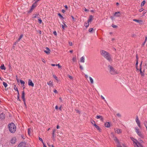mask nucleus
<instances>
[{"label": "nucleus", "instance_id": "obj_25", "mask_svg": "<svg viewBox=\"0 0 147 147\" xmlns=\"http://www.w3.org/2000/svg\"><path fill=\"white\" fill-rule=\"evenodd\" d=\"M0 67L1 69H3L4 70H5L6 69V68L4 66V65L3 64H2Z\"/></svg>", "mask_w": 147, "mask_h": 147}, {"label": "nucleus", "instance_id": "obj_17", "mask_svg": "<svg viewBox=\"0 0 147 147\" xmlns=\"http://www.w3.org/2000/svg\"><path fill=\"white\" fill-rule=\"evenodd\" d=\"M22 99L23 101H24V100H25V93L24 91H23L22 92Z\"/></svg>", "mask_w": 147, "mask_h": 147}, {"label": "nucleus", "instance_id": "obj_53", "mask_svg": "<svg viewBox=\"0 0 147 147\" xmlns=\"http://www.w3.org/2000/svg\"><path fill=\"white\" fill-rule=\"evenodd\" d=\"M53 92H54V93H57V90H56V89H54V90Z\"/></svg>", "mask_w": 147, "mask_h": 147}, {"label": "nucleus", "instance_id": "obj_34", "mask_svg": "<svg viewBox=\"0 0 147 147\" xmlns=\"http://www.w3.org/2000/svg\"><path fill=\"white\" fill-rule=\"evenodd\" d=\"M116 116L117 117L119 118H121V114L119 113H117L116 114Z\"/></svg>", "mask_w": 147, "mask_h": 147}, {"label": "nucleus", "instance_id": "obj_52", "mask_svg": "<svg viewBox=\"0 0 147 147\" xmlns=\"http://www.w3.org/2000/svg\"><path fill=\"white\" fill-rule=\"evenodd\" d=\"M39 140L41 141L42 142V143H43V141L42 139V138H41L39 137Z\"/></svg>", "mask_w": 147, "mask_h": 147}, {"label": "nucleus", "instance_id": "obj_8", "mask_svg": "<svg viewBox=\"0 0 147 147\" xmlns=\"http://www.w3.org/2000/svg\"><path fill=\"white\" fill-rule=\"evenodd\" d=\"M115 132V133L120 134L122 133V130L120 129H114Z\"/></svg>", "mask_w": 147, "mask_h": 147}, {"label": "nucleus", "instance_id": "obj_41", "mask_svg": "<svg viewBox=\"0 0 147 147\" xmlns=\"http://www.w3.org/2000/svg\"><path fill=\"white\" fill-rule=\"evenodd\" d=\"M101 116L100 115H97L96 116V118L97 119H100L101 118Z\"/></svg>", "mask_w": 147, "mask_h": 147}, {"label": "nucleus", "instance_id": "obj_7", "mask_svg": "<svg viewBox=\"0 0 147 147\" xmlns=\"http://www.w3.org/2000/svg\"><path fill=\"white\" fill-rule=\"evenodd\" d=\"M136 122L138 125V127H141V126L140 125V122L138 118V116H137L136 119Z\"/></svg>", "mask_w": 147, "mask_h": 147}, {"label": "nucleus", "instance_id": "obj_39", "mask_svg": "<svg viewBox=\"0 0 147 147\" xmlns=\"http://www.w3.org/2000/svg\"><path fill=\"white\" fill-rule=\"evenodd\" d=\"M55 131H56V130L55 129H53V133H52V135H53V137H54V135H55Z\"/></svg>", "mask_w": 147, "mask_h": 147}, {"label": "nucleus", "instance_id": "obj_4", "mask_svg": "<svg viewBox=\"0 0 147 147\" xmlns=\"http://www.w3.org/2000/svg\"><path fill=\"white\" fill-rule=\"evenodd\" d=\"M130 138L133 141L134 145L135 147H143L142 145L139 143L136 139L134 138L133 137H131Z\"/></svg>", "mask_w": 147, "mask_h": 147}, {"label": "nucleus", "instance_id": "obj_47", "mask_svg": "<svg viewBox=\"0 0 147 147\" xmlns=\"http://www.w3.org/2000/svg\"><path fill=\"white\" fill-rule=\"evenodd\" d=\"M144 124L145 126L146 127L147 126V122L146 121H145L144 122Z\"/></svg>", "mask_w": 147, "mask_h": 147}, {"label": "nucleus", "instance_id": "obj_20", "mask_svg": "<svg viewBox=\"0 0 147 147\" xmlns=\"http://www.w3.org/2000/svg\"><path fill=\"white\" fill-rule=\"evenodd\" d=\"M16 138H13L11 140V142L13 144H14L16 142Z\"/></svg>", "mask_w": 147, "mask_h": 147}, {"label": "nucleus", "instance_id": "obj_32", "mask_svg": "<svg viewBox=\"0 0 147 147\" xmlns=\"http://www.w3.org/2000/svg\"><path fill=\"white\" fill-rule=\"evenodd\" d=\"M20 83L22 84L23 85V86H24V85L25 84V82L22 80H20Z\"/></svg>", "mask_w": 147, "mask_h": 147}, {"label": "nucleus", "instance_id": "obj_54", "mask_svg": "<svg viewBox=\"0 0 147 147\" xmlns=\"http://www.w3.org/2000/svg\"><path fill=\"white\" fill-rule=\"evenodd\" d=\"M101 97L104 100V101H106V100L105 99V98L102 95H101Z\"/></svg>", "mask_w": 147, "mask_h": 147}, {"label": "nucleus", "instance_id": "obj_10", "mask_svg": "<svg viewBox=\"0 0 147 147\" xmlns=\"http://www.w3.org/2000/svg\"><path fill=\"white\" fill-rule=\"evenodd\" d=\"M28 85L29 86H31L32 87L34 86V84L32 82V81L31 80H29L28 81Z\"/></svg>", "mask_w": 147, "mask_h": 147}, {"label": "nucleus", "instance_id": "obj_57", "mask_svg": "<svg viewBox=\"0 0 147 147\" xmlns=\"http://www.w3.org/2000/svg\"><path fill=\"white\" fill-rule=\"evenodd\" d=\"M53 33L55 35H57V32L55 31L53 32Z\"/></svg>", "mask_w": 147, "mask_h": 147}, {"label": "nucleus", "instance_id": "obj_44", "mask_svg": "<svg viewBox=\"0 0 147 147\" xmlns=\"http://www.w3.org/2000/svg\"><path fill=\"white\" fill-rule=\"evenodd\" d=\"M53 77L56 80H58V79H57V76L55 75H53Z\"/></svg>", "mask_w": 147, "mask_h": 147}, {"label": "nucleus", "instance_id": "obj_26", "mask_svg": "<svg viewBox=\"0 0 147 147\" xmlns=\"http://www.w3.org/2000/svg\"><path fill=\"white\" fill-rule=\"evenodd\" d=\"M138 61L137 60L136 61V69L138 70H139V69L138 67Z\"/></svg>", "mask_w": 147, "mask_h": 147}, {"label": "nucleus", "instance_id": "obj_62", "mask_svg": "<svg viewBox=\"0 0 147 147\" xmlns=\"http://www.w3.org/2000/svg\"><path fill=\"white\" fill-rule=\"evenodd\" d=\"M43 147H47L45 145V143L44 142H43Z\"/></svg>", "mask_w": 147, "mask_h": 147}, {"label": "nucleus", "instance_id": "obj_50", "mask_svg": "<svg viewBox=\"0 0 147 147\" xmlns=\"http://www.w3.org/2000/svg\"><path fill=\"white\" fill-rule=\"evenodd\" d=\"M85 76L86 79L88 78L89 77L88 76L87 74H85Z\"/></svg>", "mask_w": 147, "mask_h": 147}, {"label": "nucleus", "instance_id": "obj_59", "mask_svg": "<svg viewBox=\"0 0 147 147\" xmlns=\"http://www.w3.org/2000/svg\"><path fill=\"white\" fill-rule=\"evenodd\" d=\"M112 27H113L114 28H115L117 27V26L115 25H112Z\"/></svg>", "mask_w": 147, "mask_h": 147}, {"label": "nucleus", "instance_id": "obj_3", "mask_svg": "<svg viewBox=\"0 0 147 147\" xmlns=\"http://www.w3.org/2000/svg\"><path fill=\"white\" fill-rule=\"evenodd\" d=\"M8 128L10 132L12 133H14L16 130V127L13 123H11L9 124Z\"/></svg>", "mask_w": 147, "mask_h": 147}, {"label": "nucleus", "instance_id": "obj_28", "mask_svg": "<svg viewBox=\"0 0 147 147\" xmlns=\"http://www.w3.org/2000/svg\"><path fill=\"white\" fill-rule=\"evenodd\" d=\"M31 129L30 128H29L28 129V134L29 136H30L31 135Z\"/></svg>", "mask_w": 147, "mask_h": 147}, {"label": "nucleus", "instance_id": "obj_43", "mask_svg": "<svg viewBox=\"0 0 147 147\" xmlns=\"http://www.w3.org/2000/svg\"><path fill=\"white\" fill-rule=\"evenodd\" d=\"M55 65L56 66H57L59 68H61V66L59 65V64H56Z\"/></svg>", "mask_w": 147, "mask_h": 147}, {"label": "nucleus", "instance_id": "obj_13", "mask_svg": "<svg viewBox=\"0 0 147 147\" xmlns=\"http://www.w3.org/2000/svg\"><path fill=\"white\" fill-rule=\"evenodd\" d=\"M5 115L3 113H1L0 114V118L3 120L5 118Z\"/></svg>", "mask_w": 147, "mask_h": 147}, {"label": "nucleus", "instance_id": "obj_63", "mask_svg": "<svg viewBox=\"0 0 147 147\" xmlns=\"http://www.w3.org/2000/svg\"><path fill=\"white\" fill-rule=\"evenodd\" d=\"M84 11H88V10H87L86 8H84Z\"/></svg>", "mask_w": 147, "mask_h": 147}, {"label": "nucleus", "instance_id": "obj_27", "mask_svg": "<svg viewBox=\"0 0 147 147\" xmlns=\"http://www.w3.org/2000/svg\"><path fill=\"white\" fill-rule=\"evenodd\" d=\"M63 25H61V26L63 29L64 30L65 29V27H67V26L64 23H63Z\"/></svg>", "mask_w": 147, "mask_h": 147}, {"label": "nucleus", "instance_id": "obj_58", "mask_svg": "<svg viewBox=\"0 0 147 147\" xmlns=\"http://www.w3.org/2000/svg\"><path fill=\"white\" fill-rule=\"evenodd\" d=\"M80 69L83 70V68L82 66L80 65Z\"/></svg>", "mask_w": 147, "mask_h": 147}, {"label": "nucleus", "instance_id": "obj_5", "mask_svg": "<svg viewBox=\"0 0 147 147\" xmlns=\"http://www.w3.org/2000/svg\"><path fill=\"white\" fill-rule=\"evenodd\" d=\"M134 130L137 134L140 137L142 138H144V136L142 131L140 130L138 127H135Z\"/></svg>", "mask_w": 147, "mask_h": 147}, {"label": "nucleus", "instance_id": "obj_22", "mask_svg": "<svg viewBox=\"0 0 147 147\" xmlns=\"http://www.w3.org/2000/svg\"><path fill=\"white\" fill-rule=\"evenodd\" d=\"M36 6V5H35L34 4H33L32 5L31 7L30 12H31L33 10L34 8Z\"/></svg>", "mask_w": 147, "mask_h": 147}, {"label": "nucleus", "instance_id": "obj_11", "mask_svg": "<svg viewBox=\"0 0 147 147\" xmlns=\"http://www.w3.org/2000/svg\"><path fill=\"white\" fill-rule=\"evenodd\" d=\"M47 84L49 85L50 87L53 86V81L51 80L49 82H47Z\"/></svg>", "mask_w": 147, "mask_h": 147}, {"label": "nucleus", "instance_id": "obj_64", "mask_svg": "<svg viewBox=\"0 0 147 147\" xmlns=\"http://www.w3.org/2000/svg\"><path fill=\"white\" fill-rule=\"evenodd\" d=\"M49 147H54L53 145H49Z\"/></svg>", "mask_w": 147, "mask_h": 147}, {"label": "nucleus", "instance_id": "obj_36", "mask_svg": "<svg viewBox=\"0 0 147 147\" xmlns=\"http://www.w3.org/2000/svg\"><path fill=\"white\" fill-rule=\"evenodd\" d=\"M3 86H4L5 88L7 87V84L6 83H5V82H3Z\"/></svg>", "mask_w": 147, "mask_h": 147}, {"label": "nucleus", "instance_id": "obj_56", "mask_svg": "<svg viewBox=\"0 0 147 147\" xmlns=\"http://www.w3.org/2000/svg\"><path fill=\"white\" fill-rule=\"evenodd\" d=\"M69 45L70 46H71L72 45V42H69Z\"/></svg>", "mask_w": 147, "mask_h": 147}, {"label": "nucleus", "instance_id": "obj_21", "mask_svg": "<svg viewBox=\"0 0 147 147\" xmlns=\"http://www.w3.org/2000/svg\"><path fill=\"white\" fill-rule=\"evenodd\" d=\"M94 126L99 131H101V129L96 124Z\"/></svg>", "mask_w": 147, "mask_h": 147}, {"label": "nucleus", "instance_id": "obj_23", "mask_svg": "<svg viewBox=\"0 0 147 147\" xmlns=\"http://www.w3.org/2000/svg\"><path fill=\"white\" fill-rule=\"evenodd\" d=\"M89 78V80H90V83L91 84H93L94 83V81H93V79L90 76Z\"/></svg>", "mask_w": 147, "mask_h": 147}, {"label": "nucleus", "instance_id": "obj_30", "mask_svg": "<svg viewBox=\"0 0 147 147\" xmlns=\"http://www.w3.org/2000/svg\"><path fill=\"white\" fill-rule=\"evenodd\" d=\"M89 22H88L87 23H86L84 24L86 28L88 27V26H89Z\"/></svg>", "mask_w": 147, "mask_h": 147}, {"label": "nucleus", "instance_id": "obj_40", "mask_svg": "<svg viewBox=\"0 0 147 147\" xmlns=\"http://www.w3.org/2000/svg\"><path fill=\"white\" fill-rule=\"evenodd\" d=\"M58 15L62 19H64V18L63 16L60 14V13H58Z\"/></svg>", "mask_w": 147, "mask_h": 147}, {"label": "nucleus", "instance_id": "obj_19", "mask_svg": "<svg viewBox=\"0 0 147 147\" xmlns=\"http://www.w3.org/2000/svg\"><path fill=\"white\" fill-rule=\"evenodd\" d=\"M142 61L141 62L140 64V74H141V75L142 76L143 74V73L142 71V70H141V65H142Z\"/></svg>", "mask_w": 147, "mask_h": 147}, {"label": "nucleus", "instance_id": "obj_46", "mask_svg": "<svg viewBox=\"0 0 147 147\" xmlns=\"http://www.w3.org/2000/svg\"><path fill=\"white\" fill-rule=\"evenodd\" d=\"M147 36H146L145 37V40L144 41V42L143 43V45H144L145 43H146V41H147Z\"/></svg>", "mask_w": 147, "mask_h": 147}, {"label": "nucleus", "instance_id": "obj_9", "mask_svg": "<svg viewBox=\"0 0 147 147\" xmlns=\"http://www.w3.org/2000/svg\"><path fill=\"white\" fill-rule=\"evenodd\" d=\"M113 15L114 16L117 17H119L120 16L121 13L120 12H116L113 13Z\"/></svg>", "mask_w": 147, "mask_h": 147}, {"label": "nucleus", "instance_id": "obj_24", "mask_svg": "<svg viewBox=\"0 0 147 147\" xmlns=\"http://www.w3.org/2000/svg\"><path fill=\"white\" fill-rule=\"evenodd\" d=\"M72 60L73 62H76L77 61V58L76 56L73 58Z\"/></svg>", "mask_w": 147, "mask_h": 147}, {"label": "nucleus", "instance_id": "obj_12", "mask_svg": "<svg viewBox=\"0 0 147 147\" xmlns=\"http://www.w3.org/2000/svg\"><path fill=\"white\" fill-rule=\"evenodd\" d=\"M46 50H45L44 52H45L47 54H49L50 53V50L47 47L46 48Z\"/></svg>", "mask_w": 147, "mask_h": 147}, {"label": "nucleus", "instance_id": "obj_31", "mask_svg": "<svg viewBox=\"0 0 147 147\" xmlns=\"http://www.w3.org/2000/svg\"><path fill=\"white\" fill-rule=\"evenodd\" d=\"M23 144L24 143H20L19 144L18 147H23Z\"/></svg>", "mask_w": 147, "mask_h": 147}, {"label": "nucleus", "instance_id": "obj_15", "mask_svg": "<svg viewBox=\"0 0 147 147\" xmlns=\"http://www.w3.org/2000/svg\"><path fill=\"white\" fill-rule=\"evenodd\" d=\"M105 126L106 127H110V124L109 122H106L105 123Z\"/></svg>", "mask_w": 147, "mask_h": 147}, {"label": "nucleus", "instance_id": "obj_16", "mask_svg": "<svg viewBox=\"0 0 147 147\" xmlns=\"http://www.w3.org/2000/svg\"><path fill=\"white\" fill-rule=\"evenodd\" d=\"M85 57L82 56L80 58V61L81 63H84L85 62Z\"/></svg>", "mask_w": 147, "mask_h": 147}, {"label": "nucleus", "instance_id": "obj_2", "mask_svg": "<svg viewBox=\"0 0 147 147\" xmlns=\"http://www.w3.org/2000/svg\"><path fill=\"white\" fill-rule=\"evenodd\" d=\"M108 67L109 72L111 74L115 75L119 73V71L115 69L112 66L109 65L108 66Z\"/></svg>", "mask_w": 147, "mask_h": 147}, {"label": "nucleus", "instance_id": "obj_14", "mask_svg": "<svg viewBox=\"0 0 147 147\" xmlns=\"http://www.w3.org/2000/svg\"><path fill=\"white\" fill-rule=\"evenodd\" d=\"M133 21L137 23H138L139 24H141L142 23V20H139L137 19H134Z\"/></svg>", "mask_w": 147, "mask_h": 147}, {"label": "nucleus", "instance_id": "obj_37", "mask_svg": "<svg viewBox=\"0 0 147 147\" xmlns=\"http://www.w3.org/2000/svg\"><path fill=\"white\" fill-rule=\"evenodd\" d=\"M23 35L22 34H21L18 39V41H19L23 37Z\"/></svg>", "mask_w": 147, "mask_h": 147}, {"label": "nucleus", "instance_id": "obj_60", "mask_svg": "<svg viewBox=\"0 0 147 147\" xmlns=\"http://www.w3.org/2000/svg\"><path fill=\"white\" fill-rule=\"evenodd\" d=\"M100 120L101 121H103V118L102 117V116H101V118H100Z\"/></svg>", "mask_w": 147, "mask_h": 147}, {"label": "nucleus", "instance_id": "obj_61", "mask_svg": "<svg viewBox=\"0 0 147 147\" xmlns=\"http://www.w3.org/2000/svg\"><path fill=\"white\" fill-rule=\"evenodd\" d=\"M137 60L138 61V55H136V61Z\"/></svg>", "mask_w": 147, "mask_h": 147}, {"label": "nucleus", "instance_id": "obj_18", "mask_svg": "<svg viewBox=\"0 0 147 147\" xmlns=\"http://www.w3.org/2000/svg\"><path fill=\"white\" fill-rule=\"evenodd\" d=\"M92 18H93L92 16V15H90L89 16V19L88 21V22L89 23L90 22H91L92 21Z\"/></svg>", "mask_w": 147, "mask_h": 147}, {"label": "nucleus", "instance_id": "obj_51", "mask_svg": "<svg viewBox=\"0 0 147 147\" xmlns=\"http://www.w3.org/2000/svg\"><path fill=\"white\" fill-rule=\"evenodd\" d=\"M146 10H144V11L143 12V16H144V14H146Z\"/></svg>", "mask_w": 147, "mask_h": 147}, {"label": "nucleus", "instance_id": "obj_55", "mask_svg": "<svg viewBox=\"0 0 147 147\" xmlns=\"http://www.w3.org/2000/svg\"><path fill=\"white\" fill-rule=\"evenodd\" d=\"M42 61L43 63H45L46 61H45V60L44 59L42 58Z\"/></svg>", "mask_w": 147, "mask_h": 147}, {"label": "nucleus", "instance_id": "obj_1", "mask_svg": "<svg viewBox=\"0 0 147 147\" xmlns=\"http://www.w3.org/2000/svg\"><path fill=\"white\" fill-rule=\"evenodd\" d=\"M100 53L101 55L109 61L111 62L112 61V57L108 52L105 50H101L100 51Z\"/></svg>", "mask_w": 147, "mask_h": 147}, {"label": "nucleus", "instance_id": "obj_49", "mask_svg": "<svg viewBox=\"0 0 147 147\" xmlns=\"http://www.w3.org/2000/svg\"><path fill=\"white\" fill-rule=\"evenodd\" d=\"M144 10V9L143 8H141L139 10V11L140 12H141L142 11H143Z\"/></svg>", "mask_w": 147, "mask_h": 147}, {"label": "nucleus", "instance_id": "obj_29", "mask_svg": "<svg viewBox=\"0 0 147 147\" xmlns=\"http://www.w3.org/2000/svg\"><path fill=\"white\" fill-rule=\"evenodd\" d=\"M14 88L15 90L17 91V93L19 92V91L18 89V88L16 87V85H14Z\"/></svg>", "mask_w": 147, "mask_h": 147}, {"label": "nucleus", "instance_id": "obj_38", "mask_svg": "<svg viewBox=\"0 0 147 147\" xmlns=\"http://www.w3.org/2000/svg\"><path fill=\"white\" fill-rule=\"evenodd\" d=\"M17 99L18 100H20V94H19V92H18V93Z\"/></svg>", "mask_w": 147, "mask_h": 147}, {"label": "nucleus", "instance_id": "obj_35", "mask_svg": "<svg viewBox=\"0 0 147 147\" xmlns=\"http://www.w3.org/2000/svg\"><path fill=\"white\" fill-rule=\"evenodd\" d=\"M91 122L94 126L96 125L95 121L93 120H91Z\"/></svg>", "mask_w": 147, "mask_h": 147}, {"label": "nucleus", "instance_id": "obj_42", "mask_svg": "<svg viewBox=\"0 0 147 147\" xmlns=\"http://www.w3.org/2000/svg\"><path fill=\"white\" fill-rule=\"evenodd\" d=\"M93 30V29L92 28H90L89 29V31L90 32H92V31Z\"/></svg>", "mask_w": 147, "mask_h": 147}, {"label": "nucleus", "instance_id": "obj_45", "mask_svg": "<svg viewBox=\"0 0 147 147\" xmlns=\"http://www.w3.org/2000/svg\"><path fill=\"white\" fill-rule=\"evenodd\" d=\"M67 76L71 79H73V77L69 75H67Z\"/></svg>", "mask_w": 147, "mask_h": 147}, {"label": "nucleus", "instance_id": "obj_33", "mask_svg": "<svg viewBox=\"0 0 147 147\" xmlns=\"http://www.w3.org/2000/svg\"><path fill=\"white\" fill-rule=\"evenodd\" d=\"M145 2H145V1H143L141 3V7L143 6L144 5V4H145Z\"/></svg>", "mask_w": 147, "mask_h": 147}, {"label": "nucleus", "instance_id": "obj_6", "mask_svg": "<svg viewBox=\"0 0 147 147\" xmlns=\"http://www.w3.org/2000/svg\"><path fill=\"white\" fill-rule=\"evenodd\" d=\"M113 140L117 144V147H122L121 145L120 142L116 137L114 136Z\"/></svg>", "mask_w": 147, "mask_h": 147}, {"label": "nucleus", "instance_id": "obj_48", "mask_svg": "<svg viewBox=\"0 0 147 147\" xmlns=\"http://www.w3.org/2000/svg\"><path fill=\"white\" fill-rule=\"evenodd\" d=\"M38 20L39 23L40 24H41L42 22V20L40 18H39L38 19Z\"/></svg>", "mask_w": 147, "mask_h": 147}]
</instances>
